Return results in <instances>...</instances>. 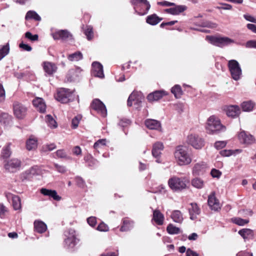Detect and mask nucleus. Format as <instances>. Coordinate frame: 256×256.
Masks as SVG:
<instances>
[{"mask_svg":"<svg viewBox=\"0 0 256 256\" xmlns=\"http://www.w3.org/2000/svg\"><path fill=\"white\" fill-rule=\"evenodd\" d=\"M206 130L208 134H214L224 132L226 128L221 124L218 117L212 116L207 120Z\"/></svg>","mask_w":256,"mask_h":256,"instance_id":"1","label":"nucleus"},{"mask_svg":"<svg viewBox=\"0 0 256 256\" xmlns=\"http://www.w3.org/2000/svg\"><path fill=\"white\" fill-rule=\"evenodd\" d=\"M190 182L188 177L173 176L168 180V183L172 191L179 192L187 188Z\"/></svg>","mask_w":256,"mask_h":256,"instance_id":"2","label":"nucleus"},{"mask_svg":"<svg viewBox=\"0 0 256 256\" xmlns=\"http://www.w3.org/2000/svg\"><path fill=\"white\" fill-rule=\"evenodd\" d=\"M174 156L176 163L179 166L188 165L192 162V158L186 146H176Z\"/></svg>","mask_w":256,"mask_h":256,"instance_id":"3","label":"nucleus"},{"mask_svg":"<svg viewBox=\"0 0 256 256\" xmlns=\"http://www.w3.org/2000/svg\"><path fill=\"white\" fill-rule=\"evenodd\" d=\"M206 39L214 46L224 48L234 42L232 39L226 36H206Z\"/></svg>","mask_w":256,"mask_h":256,"instance_id":"4","label":"nucleus"},{"mask_svg":"<svg viewBox=\"0 0 256 256\" xmlns=\"http://www.w3.org/2000/svg\"><path fill=\"white\" fill-rule=\"evenodd\" d=\"M130 2L135 6L134 8L139 15L146 14L150 8L147 0H130Z\"/></svg>","mask_w":256,"mask_h":256,"instance_id":"5","label":"nucleus"},{"mask_svg":"<svg viewBox=\"0 0 256 256\" xmlns=\"http://www.w3.org/2000/svg\"><path fill=\"white\" fill-rule=\"evenodd\" d=\"M228 66L232 78L235 80L240 79L242 71L238 62L234 60H230L228 62Z\"/></svg>","mask_w":256,"mask_h":256,"instance_id":"6","label":"nucleus"},{"mask_svg":"<svg viewBox=\"0 0 256 256\" xmlns=\"http://www.w3.org/2000/svg\"><path fill=\"white\" fill-rule=\"evenodd\" d=\"M56 98L62 103L66 104L74 100V98L69 89L62 88L58 92Z\"/></svg>","mask_w":256,"mask_h":256,"instance_id":"7","label":"nucleus"},{"mask_svg":"<svg viewBox=\"0 0 256 256\" xmlns=\"http://www.w3.org/2000/svg\"><path fill=\"white\" fill-rule=\"evenodd\" d=\"M144 98V96L141 92L134 91L129 96V106H133L135 109L139 108L141 106Z\"/></svg>","mask_w":256,"mask_h":256,"instance_id":"8","label":"nucleus"},{"mask_svg":"<svg viewBox=\"0 0 256 256\" xmlns=\"http://www.w3.org/2000/svg\"><path fill=\"white\" fill-rule=\"evenodd\" d=\"M14 114L18 119L24 118L28 111V108L22 103L14 101L12 104Z\"/></svg>","mask_w":256,"mask_h":256,"instance_id":"9","label":"nucleus"},{"mask_svg":"<svg viewBox=\"0 0 256 256\" xmlns=\"http://www.w3.org/2000/svg\"><path fill=\"white\" fill-rule=\"evenodd\" d=\"M90 108L96 111L104 117L106 116L107 110L106 107L104 104L99 99L96 98L92 101L90 104Z\"/></svg>","mask_w":256,"mask_h":256,"instance_id":"10","label":"nucleus"},{"mask_svg":"<svg viewBox=\"0 0 256 256\" xmlns=\"http://www.w3.org/2000/svg\"><path fill=\"white\" fill-rule=\"evenodd\" d=\"M187 141L196 149H200L204 146V140L196 134H190L188 136Z\"/></svg>","mask_w":256,"mask_h":256,"instance_id":"11","label":"nucleus"},{"mask_svg":"<svg viewBox=\"0 0 256 256\" xmlns=\"http://www.w3.org/2000/svg\"><path fill=\"white\" fill-rule=\"evenodd\" d=\"M240 142L246 145H250L255 142V138L253 136L244 130L241 131L238 134Z\"/></svg>","mask_w":256,"mask_h":256,"instance_id":"12","label":"nucleus"},{"mask_svg":"<svg viewBox=\"0 0 256 256\" xmlns=\"http://www.w3.org/2000/svg\"><path fill=\"white\" fill-rule=\"evenodd\" d=\"M54 40H62L66 41L72 39V35L66 30H59L52 34Z\"/></svg>","mask_w":256,"mask_h":256,"instance_id":"13","label":"nucleus"},{"mask_svg":"<svg viewBox=\"0 0 256 256\" xmlns=\"http://www.w3.org/2000/svg\"><path fill=\"white\" fill-rule=\"evenodd\" d=\"M21 166V161L18 158H12L4 164L5 168L10 172H14Z\"/></svg>","mask_w":256,"mask_h":256,"instance_id":"14","label":"nucleus"},{"mask_svg":"<svg viewBox=\"0 0 256 256\" xmlns=\"http://www.w3.org/2000/svg\"><path fill=\"white\" fill-rule=\"evenodd\" d=\"M164 148V146L162 142H157L153 145L152 154L154 158H157L156 162L158 163L161 162L160 158L162 154V152Z\"/></svg>","mask_w":256,"mask_h":256,"instance_id":"15","label":"nucleus"},{"mask_svg":"<svg viewBox=\"0 0 256 256\" xmlns=\"http://www.w3.org/2000/svg\"><path fill=\"white\" fill-rule=\"evenodd\" d=\"M5 196L8 200H12V204L14 210H21V200L18 196L14 195L10 192H6Z\"/></svg>","mask_w":256,"mask_h":256,"instance_id":"16","label":"nucleus"},{"mask_svg":"<svg viewBox=\"0 0 256 256\" xmlns=\"http://www.w3.org/2000/svg\"><path fill=\"white\" fill-rule=\"evenodd\" d=\"M166 94V92L164 90H156L149 94L147 96V99L149 102H152L158 100Z\"/></svg>","mask_w":256,"mask_h":256,"instance_id":"17","label":"nucleus"},{"mask_svg":"<svg viewBox=\"0 0 256 256\" xmlns=\"http://www.w3.org/2000/svg\"><path fill=\"white\" fill-rule=\"evenodd\" d=\"M144 124L146 127L150 130L162 131L161 123L158 120L154 119H146L144 122Z\"/></svg>","mask_w":256,"mask_h":256,"instance_id":"18","label":"nucleus"},{"mask_svg":"<svg viewBox=\"0 0 256 256\" xmlns=\"http://www.w3.org/2000/svg\"><path fill=\"white\" fill-rule=\"evenodd\" d=\"M208 203L212 210L216 211L220 208L219 201L216 198L214 192H212L208 196Z\"/></svg>","mask_w":256,"mask_h":256,"instance_id":"19","label":"nucleus"},{"mask_svg":"<svg viewBox=\"0 0 256 256\" xmlns=\"http://www.w3.org/2000/svg\"><path fill=\"white\" fill-rule=\"evenodd\" d=\"M92 74L100 78H104V76L103 71V66L102 64L97 62H94L92 64Z\"/></svg>","mask_w":256,"mask_h":256,"instance_id":"20","label":"nucleus"},{"mask_svg":"<svg viewBox=\"0 0 256 256\" xmlns=\"http://www.w3.org/2000/svg\"><path fill=\"white\" fill-rule=\"evenodd\" d=\"M40 192L44 196H48L52 198L54 200L60 201L62 200V197L58 196L56 190H48L45 188H42L40 190Z\"/></svg>","mask_w":256,"mask_h":256,"instance_id":"21","label":"nucleus"},{"mask_svg":"<svg viewBox=\"0 0 256 256\" xmlns=\"http://www.w3.org/2000/svg\"><path fill=\"white\" fill-rule=\"evenodd\" d=\"M164 216L158 210H153V216L152 220L158 226H162L164 222Z\"/></svg>","mask_w":256,"mask_h":256,"instance_id":"22","label":"nucleus"},{"mask_svg":"<svg viewBox=\"0 0 256 256\" xmlns=\"http://www.w3.org/2000/svg\"><path fill=\"white\" fill-rule=\"evenodd\" d=\"M32 104L40 112H44L46 111V106L42 98H34Z\"/></svg>","mask_w":256,"mask_h":256,"instance_id":"23","label":"nucleus"},{"mask_svg":"<svg viewBox=\"0 0 256 256\" xmlns=\"http://www.w3.org/2000/svg\"><path fill=\"white\" fill-rule=\"evenodd\" d=\"M191 208H189V213L190 218L194 220L196 218V216L200 212V210L196 203L190 204Z\"/></svg>","mask_w":256,"mask_h":256,"instance_id":"24","label":"nucleus"},{"mask_svg":"<svg viewBox=\"0 0 256 256\" xmlns=\"http://www.w3.org/2000/svg\"><path fill=\"white\" fill-rule=\"evenodd\" d=\"M43 67L45 72L49 75L53 74L57 70L56 64L50 62H44Z\"/></svg>","mask_w":256,"mask_h":256,"instance_id":"25","label":"nucleus"},{"mask_svg":"<svg viewBox=\"0 0 256 256\" xmlns=\"http://www.w3.org/2000/svg\"><path fill=\"white\" fill-rule=\"evenodd\" d=\"M240 114V109L237 106H231L228 108L226 114L228 116L234 118Z\"/></svg>","mask_w":256,"mask_h":256,"instance_id":"26","label":"nucleus"},{"mask_svg":"<svg viewBox=\"0 0 256 256\" xmlns=\"http://www.w3.org/2000/svg\"><path fill=\"white\" fill-rule=\"evenodd\" d=\"M206 168L207 165L204 162L197 163L192 168V173L199 175L200 174H202Z\"/></svg>","mask_w":256,"mask_h":256,"instance_id":"27","label":"nucleus"},{"mask_svg":"<svg viewBox=\"0 0 256 256\" xmlns=\"http://www.w3.org/2000/svg\"><path fill=\"white\" fill-rule=\"evenodd\" d=\"M12 122V117L7 113H2L0 115V122L4 126H10Z\"/></svg>","mask_w":256,"mask_h":256,"instance_id":"28","label":"nucleus"},{"mask_svg":"<svg viewBox=\"0 0 256 256\" xmlns=\"http://www.w3.org/2000/svg\"><path fill=\"white\" fill-rule=\"evenodd\" d=\"M38 146V140L36 138L30 136L26 142V148L28 150H35Z\"/></svg>","mask_w":256,"mask_h":256,"instance_id":"29","label":"nucleus"},{"mask_svg":"<svg viewBox=\"0 0 256 256\" xmlns=\"http://www.w3.org/2000/svg\"><path fill=\"white\" fill-rule=\"evenodd\" d=\"M170 217L174 222L177 223H182L184 220L182 213L178 210L172 211Z\"/></svg>","mask_w":256,"mask_h":256,"instance_id":"30","label":"nucleus"},{"mask_svg":"<svg viewBox=\"0 0 256 256\" xmlns=\"http://www.w3.org/2000/svg\"><path fill=\"white\" fill-rule=\"evenodd\" d=\"M238 234L244 240L252 238L254 237L253 231L248 228H244L238 231Z\"/></svg>","mask_w":256,"mask_h":256,"instance_id":"31","label":"nucleus"},{"mask_svg":"<svg viewBox=\"0 0 256 256\" xmlns=\"http://www.w3.org/2000/svg\"><path fill=\"white\" fill-rule=\"evenodd\" d=\"M34 227L36 231L40 234L44 232L47 228L46 225L42 221H35Z\"/></svg>","mask_w":256,"mask_h":256,"instance_id":"32","label":"nucleus"},{"mask_svg":"<svg viewBox=\"0 0 256 256\" xmlns=\"http://www.w3.org/2000/svg\"><path fill=\"white\" fill-rule=\"evenodd\" d=\"M10 144H8L4 146L2 151L0 158L4 160H6L10 157L12 154V151L10 148Z\"/></svg>","mask_w":256,"mask_h":256,"instance_id":"33","label":"nucleus"},{"mask_svg":"<svg viewBox=\"0 0 256 256\" xmlns=\"http://www.w3.org/2000/svg\"><path fill=\"white\" fill-rule=\"evenodd\" d=\"M191 184L192 186L198 189L202 188L204 184V181L199 178H195L192 179Z\"/></svg>","mask_w":256,"mask_h":256,"instance_id":"34","label":"nucleus"},{"mask_svg":"<svg viewBox=\"0 0 256 256\" xmlns=\"http://www.w3.org/2000/svg\"><path fill=\"white\" fill-rule=\"evenodd\" d=\"M255 104L254 102L251 100L244 102L241 106L242 110L244 112H250L252 111L254 106Z\"/></svg>","mask_w":256,"mask_h":256,"instance_id":"35","label":"nucleus"},{"mask_svg":"<svg viewBox=\"0 0 256 256\" xmlns=\"http://www.w3.org/2000/svg\"><path fill=\"white\" fill-rule=\"evenodd\" d=\"M83 56L80 52H76L74 53L69 54L68 56V58L70 61H78L82 60Z\"/></svg>","mask_w":256,"mask_h":256,"instance_id":"36","label":"nucleus"},{"mask_svg":"<svg viewBox=\"0 0 256 256\" xmlns=\"http://www.w3.org/2000/svg\"><path fill=\"white\" fill-rule=\"evenodd\" d=\"M174 15L180 14L182 12L187 9V6L184 5H176L173 6Z\"/></svg>","mask_w":256,"mask_h":256,"instance_id":"37","label":"nucleus"},{"mask_svg":"<svg viewBox=\"0 0 256 256\" xmlns=\"http://www.w3.org/2000/svg\"><path fill=\"white\" fill-rule=\"evenodd\" d=\"M171 92L174 95L176 98H179L182 94L181 87L178 85H176L171 89Z\"/></svg>","mask_w":256,"mask_h":256,"instance_id":"38","label":"nucleus"},{"mask_svg":"<svg viewBox=\"0 0 256 256\" xmlns=\"http://www.w3.org/2000/svg\"><path fill=\"white\" fill-rule=\"evenodd\" d=\"M166 230L170 234H176L180 233V228L174 226L171 224L168 226Z\"/></svg>","mask_w":256,"mask_h":256,"instance_id":"39","label":"nucleus"},{"mask_svg":"<svg viewBox=\"0 0 256 256\" xmlns=\"http://www.w3.org/2000/svg\"><path fill=\"white\" fill-rule=\"evenodd\" d=\"M76 238L74 235L71 236L67 238L65 240V244L68 248H72L76 244Z\"/></svg>","mask_w":256,"mask_h":256,"instance_id":"40","label":"nucleus"},{"mask_svg":"<svg viewBox=\"0 0 256 256\" xmlns=\"http://www.w3.org/2000/svg\"><path fill=\"white\" fill-rule=\"evenodd\" d=\"M46 121L50 128H56L57 127L56 122L50 115L46 116Z\"/></svg>","mask_w":256,"mask_h":256,"instance_id":"41","label":"nucleus"},{"mask_svg":"<svg viewBox=\"0 0 256 256\" xmlns=\"http://www.w3.org/2000/svg\"><path fill=\"white\" fill-rule=\"evenodd\" d=\"M77 76L76 72L74 70H70L66 74V79L68 82H71L74 81Z\"/></svg>","mask_w":256,"mask_h":256,"instance_id":"42","label":"nucleus"},{"mask_svg":"<svg viewBox=\"0 0 256 256\" xmlns=\"http://www.w3.org/2000/svg\"><path fill=\"white\" fill-rule=\"evenodd\" d=\"M232 221L235 224L240 226H243L249 222L248 219H242L240 218H234L232 219Z\"/></svg>","mask_w":256,"mask_h":256,"instance_id":"43","label":"nucleus"},{"mask_svg":"<svg viewBox=\"0 0 256 256\" xmlns=\"http://www.w3.org/2000/svg\"><path fill=\"white\" fill-rule=\"evenodd\" d=\"M10 51L9 44H6L0 49V60L7 55Z\"/></svg>","mask_w":256,"mask_h":256,"instance_id":"44","label":"nucleus"},{"mask_svg":"<svg viewBox=\"0 0 256 256\" xmlns=\"http://www.w3.org/2000/svg\"><path fill=\"white\" fill-rule=\"evenodd\" d=\"M84 34L88 40H92L94 38L92 28L91 26H86V29L84 30Z\"/></svg>","mask_w":256,"mask_h":256,"instance_id":"45","label":"nucleus"},{"mask_svg":"<svg viewBox=\"0 0 256 256\" xmlns=\"http://www.w3.org/2000/svg\"><path fill=\"white\" fill-rule=\"evenodd\" d=\"M162 18H160L159 17H148L146 22L148 24L154 26L158 24Z\"/></svg>","mask_w":256,"mask_h":256,"instance_id":"46","label":"nucleus"},{"mask_svg":"<svg viewBox=\"0 0 256 256\" xmlns=\"http://www.w3.org/2000/svg\"><path fill=\"white\" fill-rule=\"evenodd\" d=\"M84 160L88 162V166L90 167H94L97 164V160L90 156L84 157Z\"/></svg>","mask_w":256,"mask_h":256,"instance_id":"47","label":"nucleus"},{"mask_svg":"<svg viewBox=\"0 0 256 256\" xmlns=\"http://www.w3.org/2000/svg\"><path fill=\"white\" fill-rule=\"evenodd\" d=\"M82 116L78 115L76 116L72 120V127L74 129H76L78 127L79 122L82 120Z\"/></svg>","mask_w":256,"mask_h":256,"instance_id":"48","label":"nucleus"},{"mask_svg":"<svg viewBox=\"0 0 256 256\" xmlns=\"http://www.w3.org/2000/svg\"><path fill=\"white\" fill-rule=\"evenodd\" d=\"M118 124L122 128V130L124 131L125 134H126V132L125 129H126L128 126V119L126 118H120Z\"/></svg>","mask_w":256,"mask_h":256,"instance_id":"49","label":"nucleus"},{"mask_svg":"<svg viewBox=\"0 0 256 256\" xmlns=\"http://www.w3.org/2000/svg\"><path fill=\"white\" fill-rule=\"evenodd\" d=\"M56 156L60 158H64L66 160H72V158L68 156L64 150H58L56 152Z\"/></svg>","mask_w":256,"mask_h":256,"instance_id":"50","label":"nucleus"},{"mask_svg":"<svg viewBox=\"0 0 256 256\" xmlns=\"http://www.w3.org/2000/svg\"><path fill=\"white\" fill-rule=\"evenodd\" d=\"M25 37L32 42L37 41L38 39V34L33 35L30 32H26Z\"/></svg>","mask_w":256,"mask_h":256,"instance_id":"51","label":"nucleus"},{"mask_svg":"<svg viewBox=\"0 0 256 256\" xmlns=\"http://www.w3.org/2000/svg\"><path fill=\"white\" fill-rule=\"evenodd\" d=\"M56 148V146L54 144H50L44 146L42 148L43 152L52 151Z\"/></svg>","mask_w":256,"mask_h":256,"instance_id":"52","label":"nucleus"},{"mask_svg":"<svg viewBox=\"0 0 256 256\" xmlns=\"http://www.w3.org/2000/svg\"><path fill=\"white\" fill-rule=\"evenodd\" d=\"M75 180L78 186L84 188L86 186V184L84 180L80 176H76Z\"/></svg>","mask_w":256,"mask_h":256,"instance_id":"53","label":"nucleus"},{"mask_svg":"<svg viewBox=\"0 0 256 256\" xmlns=\"http://www.w3.org/2000/svg\"><path fill=\"white\" fill-rule=\"evenodd\" d=\"M6 99V92L4 86L0 83V103L4 102Z\"/></svg>","mask_w":256,"mask_h":256,"instance_id":"54","label":"nucleus"},{"mask_svg":"<svg viewBox=\"0 0 256 256\" xmlns=\"http://www.w3.org/2000/svg\"><path fill=\"white\" fill-rule=\"evenodd\" d=\"M106 144V139H100L96 142L94 145V148L95 149H97L100 148V146H104Z\"/></svg>","mask_w":256,"mask_h":256,"instance_id":"55","label":"nucleus"},{"mask_svg":"<svg viewBox=\"0 0 256 256\" xmlns=\"http://www.w3.org/2000/svg\"><path fill=\"white\" fill-rule=\"evenodd\" d=\"M97 230L101 232H107L108 230V227L104 222H101L98 226Z\"/></svg>","mask_w":256,"mask_h":256,"instance_id":"56","label":"nucleus"},{"mask_svg":"<svg viewBox=\"0 0 256 256\" xmlns=\"http://www.w3.org/2000/svg\"><path fill=\"white\" fill-rule=\"evenodd\" d=\"M226 142L225 141H218L215 142L214 147L218 150L224 148L226 146Z\"/></svg>","mask_w":256,"mask_h":256,"instance_id":"57","label":"nucleus"},{"mask_svg":"<svg viewBox=\"0 0 256 256\" xmlns=\"http://www.w3.org/2000/svg\"><path fill=\"white\" fill-rule=\"evenodd\" d=\"M210 174L213 178H219L222 175V172L219 170L213 168L210 172Z\"/></svg>","mask_w":256,"mask_h":256,"instance_id":"58","label":"nucleus"},{"mask_svg":"<svg viewBox=\"0 0 256 256\" xmlns=\"http://www.w3.org/2000/svg\"><path fill=\"white\" fill-rule=\"evenodd\" d=\"M8 211L7 208L3 204H0V218H2Z\"/></svg>","mask_w":256,"mask_h":256,"instance_id":"59","label":"nucleus"},{"mask_svg":"<svg viewBox=\"0 0 256 256\" xmlns=\"http://www.w3.org/2000/svg\"><path fill=\"white\" fill-rule=\"evenodd\" d=\"M54 167L56 170L60 173H64L66 172V168L64 166L59 165L57 164H54Z\"/></svg>","mask_w":256,"mask_h":256,"instance_id":"60","label":"nucleus"},{"mask_svg":"<svg viewBox=\"0 0 256 256\" xmlns=\"http://www.w3.org/2000/svg\"><path fill=\"white\" fill-rule=\"evenodd\" d=\"M19 47L20 48L22 49L23 50L28 51V52H30L32 50V48L30 46H29L27 44H24L23 42H21L19 44Z\"/></svg>","mask_w":256,"mask_h":256,"instance_id":"61","label":"nucleus"},{"mask_svg":"<svg viewBox=\"0 0 256 256\" xmlns=\"http://www.w3.org/2000/svg\"><path fill=\"white\" fill-rule=\"evenodd\" d=\"M88 223L92 226L94 227L96 225V220L94 216H91L87 219Z\"/></svg>","mask_w":256,"mask_h":256,"instance_id":"62","label":"nucleus"},{"mask_svg":"<svg viewBox=\"0 0 256 256\" xmlns=\"http://www.w3.org/2000/svg\"><path fill=\"white\" fill-rule=\"evenodd\" d=\"M246 47L248 48H256V40L248 41L246 43Z\"/></svg>","mask_w":256,"mask_h":256,"instance_id":"63","label":"nucleus"},{"mask_svg":"<svg viewBox=\"0 0 256 256\" xmlns=\"http://www.w3.org/2000/svg\"><path fill=\"white\" fill-rule=\"evenodd\" d=\"M186 256H199V254L196 252L192 250L190 248H188L186 252Z\"/></svg>","mask_w":256,"mask_h":256,"instance_id":"64","label":"nucleus"}]
</instances>
